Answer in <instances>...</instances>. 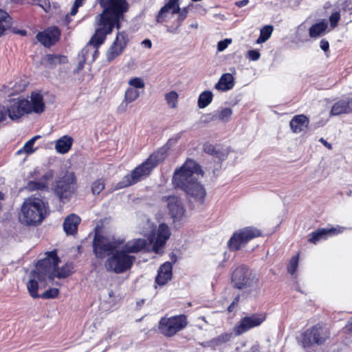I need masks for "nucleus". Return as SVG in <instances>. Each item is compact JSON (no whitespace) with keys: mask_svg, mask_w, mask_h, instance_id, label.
<instances>
[{"mask_svg":"<svg viewBox=\"0 0 352 352\" xmlns=\"http://www.w3.org/2000/svg\"><path fill=\"white\" fill-rule=\"evenodd\" d=\"M204 176L201 166L194 160L187 159L184 164L175 170L172 184L175 189L183 191L186 197L199 204L204 203L206 191L199 179Z\"/></svg>","mask_w":352,"mask_h":352,"instance_id":"1","label":"nucleus"},{"mask_svg":"<svg viewBox=\"0 0 352 352\" xmlns=\"http://www.w3.org/2000/svg\"><path fill=\"white\" fill-rule=\"evenodd\" d=\"M99 5L102 11L96 16L94 25L97 28L96 35L103 38L111 34L114 28H120L121 21L129 11V4L126 0H99Z\"/></svg>","mask_w":352,"mask_h":352,"instance_id":"2","label":"nucleus"},{"mask_svg":"<svg viewBox=\"0 0 352 352\" xmlns=\"http://www.w3.org/2000/svg\"><path fill=\"white\" fill-rule=\"evenodd\" d=\"M45 257L39 260L36 263V269L41 274L43 277H47L48 280H53L56 277L65 278L73 273L74 265L72 263H67L60 269L58 265L60 262L57 256L56 250L46 252Z\"/></svg>","mask_w":352,"mask_h":352,"instance_id":"3","label":"nucleus"},{"mask_svg":"<svg viewBox=\"0 0 352 352\" xmlns=\"http://www.w3.org/2000/svg\"><path fill=\"white\" fill-rule=\"evenodd\" d=\"M166 152L163 148L154 152L143 163L135 168L130 174L125 175L118 184V188L130 186L147 177L152 170L164 160Z\"/></svg>","mask_w":352,"mask_h":352,"instance_id":"4","label":"nucleus"},{"mask_svg":"<svg viewBox=\"0 0 352 352\" xmlns=\"http://www.w3.org/2000/svg\"><path fill=\"white\" fill-rule=\"evenodd\" d=\"M48 203L32 196L26 199L21 207L20 221L26 225L40 224L48 213Z\"/></svg>","mask_w":352,"mask_h":352,"instance_id":"5","label":"nucleus"},{"mask_svg":"<svg viewBox=\"0 0 352 352\" xmlns=\"http://www.w3.org/2000/svg\"><path fill=\"white\" fill-rule=\"evenodd\" d=\"M77 188L75 174L72 172H67L63 176L56 179L52 186V191L60 202L65 204L69 201Z\"/></svg>","mask_w":352,"mask_h":352,"instance_id":"6","label":"nucleus"},{"mask_svg":"<svg viewBox=\"0 0 352 352\" xmlns=\"http://www.w3.org/2000/svg\"><path fill=\"white\" fill-rule=\"evenodd\" d=\"M233 287L238 289L254 288L258 286L259 276L245 265L235 267L231 276Z\"/></svg>","mask_w":352,"mask_h":352,"instance_id":"7","label":"nucleus"},{"mask_svg":"<svg viewBox=\"0 0 352 352\" xmlns=\"http://www.w3.org/2000/svg\"><path fill=\"white\" fill-rule=\"evenodd\" d=\"M135 259V256L127 254L122 248L116 250L105 261L104 267L108 272L122 274L132 267Z\"/></svg>","mask_w":352,"mask_h":352,"instance_id":"8","label":"nucleus"},{"mask_svg":"<svg viewBox=\"0 0 352 352\" xmlns=\"http://www.w3.org/2000/svg\"><path fill=\"white\" fill-rule=\"evenodd\" d=\"M329 329L321 324L316 325L308 328L297 338L298 344L304 349L309 348L314 344L320 345L329 338Z\"/></svg>","mask_w":352,"mask_h":352,"instance_id":"9","label":"nucleus"},{"mask_svg":"<svg viewBox=\"0 0 352 352\" xmlns=\"http://www.w3.org/2000/svg\"><path fill=\"white\" fill-rule=\"evenodd\" d=\"M124 242V238L109 239L96 234L93 240V250L96 258H104L107 256H110L114 250Z\"/></svg>","mask_w":352,"mask_h":352,"instance_id":"10","label":"nucleus"},{"mask_svg":"<svg viewBox=\"0 0 352 352\" xmlns=\"http://www.w3.org/2000/svg\"><path fill=\"white\" fill-rule=\"evenodd\" d=\"M188 324L186 316L184 314L170 317H162L158 325L160 331L166 337H172L184 329Z\"/></svg>","mask_w":352,"mask_h":352,"instance_id":"11","label":"nucleus"},{"mask_svg":"<svg viewBox=\"0 0 352 352\" xmlns=\"http://www.w3.org/2000/svg\"><path fill=\"white\" fill-rule=\"evenodd\" d=\"M261 232L258 229L248 226L235 232L228 241V246L232 251L239 250L245 246L250 241L261 236Z\"/></svg>","mask_w":352,"mask_h":352,"instance_id":"12","label":"nucleus"},{"mask_svg":"<svg viewBox=\"0 0 352 352\" xmlns=\"http://www.w3.org/2000/svg\"><path fill=\"white\" fill-rule=\"evenodd\" d=\"M265 318L266 316L264 314L259 313L245 316L234 327L233 332L236 336H241L250 329L261 325Z\"/></svg>","mask_w":352,"mask_h":352,"instance_id":"13","label":"nucleus"},{"mask_svg":"<svg viewBox=\"0 0 352 352\" xmlns=\"http://www.w3.org/2000/svg\"><path fill=\"white\" fill-rule=\"evenodd\" d=\"M162 201L166 203L168 214L173 221H179L186 212L182 199L176 195H168L162 197Z\"/></svg>","mask_w":352,"mask_h":352,"instance_id":"14","label":"nucleus"},{"mask_svg":"<svg viewBox=\"0 0 352 352\" xmlns=\"http://www.w3.org/2000/svg\"><path fill=\"white\" fill-rule=\"evenodd\" d=\"M39 170L35 168L32 173H30V177L34 178L33 180L29 181L27 183L26 188L30 191L34 190H48V183L54 177V172L52 170H48L39 178Z\"/></svg>","mask_w":352,"mask_h":352,"instance_id":"15","label":"nucleus"},{"mask_svg":"<svg viewBox=\"0 0 352 352\" xmlns=\"http://www.w3.org/2000/svg\"><path fill=\"white\" fill-rule=\"evenodd\" d=\"M129 42L128 35L125 32H118L116 36L106 53V58L109 63L112 62L121 55Z\"/></svg>","mask_w":352,"mask_h":352,"instance_id":"16","label":"nucleus"},{"mask_svg":"<svg viewBox=\"0 0 352 352\" xmlns=\"http://www.w3.org/2000/svg\"><path fill=\"white\" fill-rule=\"evenodd\" d=\"M6 109L8 117L12 120H17L24 115L29 114L30 101L24 98H14Z\"/></svg>","mask_w":352,"mask_h":352,"instance_id":"17","label":"nucleus"},{"mask_svg":"<svg viewBox=\"0 0 352 352\" xmlns=\"http://www.w3.org/2000/svg\"><path fill=\"white\" fill-rule=\"evenodd\" d=\"M60 32L57 27H51L36 35L37 40L45 47H51L59 39Z\"/></svg>","mask_w":352,"mask_h":352,"instance_id":"18","label":"nucleus"},{"mask_svg":"<svg viewBox=\"0 0 352 352\" xmlns=\"http://www.w3.org/2000/svg\"><path fill=\"white\" fill-rule=\"evenodd\" d=\"M343 228L338 226L337 228H318L310 234L308 241L316 244L318 241L326 240L330 236L337 235L342 232Z\"/></svg>","mask_w":352,"mask_h":352,"instance_id":"19","label":"nucleus"},{"mask_svg":"<svg viewBox=\"0 0 352 352\" xmlns=\"http://www.w3.org/2000/svg\"><path fill=\"white\" fill-rule=\"evenodd\" d=\"M41 274L36 268L34 270L32 271L30 273V279L27 284L29 293L30 296L34 298L39 297V295L38 294V282H45L46 280L48 279L47 277L42 278V276Z\"/></svg>","mask_w":352,"mask_h":352,"instance_id":"20","label":"nucleus"},{"mask_svg":"<svg viewBox=\"0 0 352 352\" xmlns=\"http://www.w3.org/2000/svg\"><path fill=\"white\" fill-rule=\"evenodd\" d=\"M97 28L96 27L95 32L91 37L88 43L82 49L80 54H78L79 58H85L86 60L89 59V55L91 54V50L92 47H99L106 40L107 36L104 37L101 35H96Z\"/></svg>","mask_w":352,"mask_h":352,"instance_id":"21","label":"nucleus"},{"mask_svg":"<svg viewBox=\"0 0 352 352\" xmlns=\"http://www.w3.org/2000/svg\"><path fill=\"white\" fill-rule=\"evenodd\" d=\"M170 235V232L168 226L164 223H160L157 229L155 241L153 243V250L157 252L160 248L164 247Z\"/></svg>","mask_w":352,"mask_h":352,"instance_id":"22","label":"nucleus"},{"mask_svg":"<svg viewBox=\"0 0 352 352\" xmlns=\"http://www.w3.org/2000/svg\"><path fill=\"white\" fill-rule=\"evenodd\" d=\"M179 0H168V1L162 6L156 16V21L157 23H163L169 12H171L172 14H176L179 10Z\"/></svg>","mask_w":352,"mask_h":352,"instance_id":"23","label":"nucleus"},{"mask_svg":"<svg viewBox=\"0 0 352 352\" xmlns=\"http://www.w3.org/2000/svg\"><path fill=\"white\" fill-rule=\"evenodd\" d=\"M172 270L173 265L170 262L166 261L162 264L157 271V275L155 278L156 283L159 285L166 284L172 278Z\"/></svg>","mask_w":352,"mask_h":352,"instance_id":"24","label":"nucleus"},{"mask_svg":"<svg viewBox=\"0 0 352 352\" xmlns=\"http://www.w3.org/2000/svg\"><path fill=\"white\" fill-rule=\"evenodd\" d=\"M148 241L145 239H135L127 241L122 246L127 254L138 253L146 249Z\"/></svg>","mask_w":352,"mask_h":352,"instance_id":"25","label":"nucleus"},{"mask_svg":"<svg viewBox=\"0 0 352 352\" xmlns=\"http://www.w3.org/2000/svg\"><path fill=\"white\" fill-rule=\"evenodd\" d=\"M234 78L230 73L223 74L218 82L214 85V89L219 91H228L234 87Z\"/></svg>","mask_w":352,"mask_h":352,"instance_id":"26","label":"nucleus"},{"mask_svg":"<svg viewBox=\"0 0 352 352\" xmlns=\"http://www.w3.org/2000/svg\"><path fill=\"white\" fill-rule=\"evenodd\" d=\"M31 101H30V111L28 113L32 112L41 114L45 110V103L42 94L38 92H32L31 94Z\"/></svg>","mask_w":352,"mask_h":352,"instance_id":"27","label":"nucleus"},{"mask_svg":"<svg viewBox=\"0 0 352 352\" xmlns=\"http://www.w3.org/2000/svg\"><path fill=\"white\" fill-rule=\"evenodd\" d=\"M80 223V218L75 214L68 215L64 220L63 229L67 235H73L77 232L78 226Z\"/></svg>","mask_w":352,"mask_h":352,"instance_id":"28","label":"nucleus"},{"mask_svg":"<svg viewBox=\"0 0 352 352\" xmlns=\"http://www.w3.org/2000/svg\"><path fill=\"white\" fill-rule=\"evenodd\" d=\"M309 119L303 114L295 116L289 122V126L294 133H298L307 128L309 125Z\"/></svg>","mask_w":352,"mask_h":352,"instance_id":"29","label":"nucleus"},{"mask_svg":"<svg viewBox=\"0 0 352 352\" xmlns=\"http://www.w3.org/2000/svg\"><path fill=\"white\" fill-rule=\"evenodd\" d=\"M73 144V138L68 135H63L56 142L55 148L58 153H67L71 148Z\"/></svg>","mask_w":352,"mask_h":352,"instance_id":"30","label":"nucleus"},{"mask_svg":"<svg viewBox=\"0 0 352 352\" xmlns=\"http://www.w3.org/2000/svg\"><path fill=\"white\" fill-rule=\"evenodd\" d=\"M232 115V111L230 108H223L211 113L210 120L211 121L219 120L223 122H228L230 121Z\"/></svg>","mask_w":352,"mask_h":352,"instance_id":"31","label":"nucleus"},{"mask_svg":"<svg viewBox=\"0 0 352 352\" xmlns=\"http://www.w3.org/2000/svg\"><path fill=\"white\" fill-rule=\"evenodd\" d=\"M139 96L140 91L132 87L127 88L125 91L124 100L119 108H122V110L125 111L127 104L133 102L138 99Z\"/></svg>","mask_w":352,"mask_h":352,"instance_id":"32","label":"nucleus"},{"mask_svg":"<svg viewBox=\"0 0 352 352\" xmlns=\"http://www.w3.org/2000/svg\"><path fill=\"white\" fill-rule=\"evenodd\" d=\"M213 94L210 91H204L201 92L198 98L197 105L199 109H204L208 107L212 101Z\"/></svg>","mask_w":352,"mask_h":352,"instance_id":"33","label":"nucleus"},{"mask_svg":"<svg viewBox=\"0 0 352 352\" xmlns=\"http://www.w3.org/2000/svg\"><path fill=\"white\" fill-rule=\"evenodd\" d=\"M327 28V23L324 21L314 24L309 28V36L311 37H318L322 35Z\"/></svg>","mask_w":352,"mask_h":352,"instance_id":"34","label":"nucleus"},{"mask_svg":"<svg viewBox=\"0 0 352 352\" xmlns=\"http://www.w3.org/2000/svg\"><path fill=\"white\" fill-rule=\"evenodd\" d=\"M12 19L9 14L0 10V36L3 34L6 30L10 28L12 25Z\"/></svg>","mask_w":352,"mask_h":352,"instance_id":"35","label":"nucleus"},{"mask_svg":"<svg viewBox=\"0 0 352 352\" xmlns=\"http://www.w3.org/2000/svg\"><path fill=\"white\" fill-rule=\"evenodd\" d=\"M45 60L51 66L54 67L58 64L67 63V58L65 56L60 54H47L45 56Z\"/></svg>","mask_w":352,"mask_h":352,"instance_id":"36","label":"nucleus"},{"mask_svg":"<svg viewBox=\"0 0 352 352\" xmlns=\"http://www.w3.org/2000/svg\"><path fill=\"white\" fill-rule=\"evenodd\" d=\"M273 32V26L268 25L264 26L260 31V35L256 40L257 43H263L267 41Z\"/></svg>","mask_w":352,"mask_h":352,"instance_id":"37","label":"nucleus"},{"mask_svg":"<svg viewBox=\"0 0 352 352\" xmlns=\"http://www.w3.org/2000/svg\"><path fill=\"white\" fill-rule=\"evenodd\" d=\"M331 114L333 116H338L342 113H347L344 99L340 100L336 102L331 108Z\"/></svg>","mask_w":352,"mask_h":352,"instance_id":"38","label":"nucleus"},{"mask_svg":"<svg viewBox=\"0 0 352 352\" xmlns=\"http://www.w3.org/2000/svg\"><path fill=\"white\" fill-rule=\"evenodd\" d=\"M178 94L175 91H171L165 94V100L170 108H175L178 101Z\"/></svg>","mask_w":352,"mask_h":352,"instance_id":"39","label":"nucleus"},{"mask_svg":"<svg viewBox=\"0 0 352 352\" xmlns=\"http://www.w3.org/2000/svg\"><path fill=\"white\" fill-rule=\"evenodd\" d=\"M104 180L102 178L98 179L91 184V192L94 195H98L104 190Z\"/></svg>","mask_w":352,"mask_h":352,"instance_id":"40","label":"nucleus"},{"mask_svg":"<svg viewBox=\"0 0 352 352\" xmlns=\"http://www.w3.org/2000/svg\"><path fill=\"white\" fill-rule=\"evenodd\" d=\"M40 138L41 135H37L30 139L28 142H26L23 147V151L28 154L33 153L34 151V149H33V146L35 142Z\"/></svg>","mask_w":352,"mask_h":352,"instance_id":"41","label":"nucleus"},{"mask_svg":"<svg viewBox=\"0 0 352 352\" xmlns=\"http://www.w3.org/2000/svg\"><path fill=\"white\" fill-rule=\"evenodd\" d=\"M128 84L133 89H143L145 87L144 81L140 77L131 78L129 81Z\"/></svg>","mask_w":352,"mask_h":352,"instance_id":"42","label":"nucleus"},{"mask_svg":"<svg viewBox=\"0 0 352 352\" xmlns=\"http://www.w3.org/2000/svg\"><path fill=\"white\" fill-rule=\"evenodd\" d=\"M204 151L206 153L211 155L212 156L220 157L221 151L216 149L215 146L213 144L210 143H206L204 145Z\"/></svg>","mask_w":352,"mask_h":352,"instance_id":"43","label":"nucleus"},{"mask_svg":"<svg viewBox=\"0 0 352 352\" xmlns=\"http://www.w3.org/2000/svg\"><path fill=\"white\" fill-rule=\"evenodd\" d=\"M298 256L296 255V256H292L289 261V263L287 267V271L290 274L293 275L295 273V272L298 267Z\"/></svg>","mask_w":352,"mask_h":352,"instance_id":"44","label":"nucleus"},{"mask_svg":"<svg viewBox=\"0 0 352 352\" xmlns=\"http://www.w3.org/2000/svg\"><path fill=\"white\" fill-rule=\"evenodd\" d=\"M58 289L56 288H50L45 291L43 294L41 295V297L42 298L45 299H49V298H53L58 296Z\"/></svg>","mask_w":352,"mask_h":352,"instance_id":"45","label":"nucleus"},{"mask_svg":"<svg viewBox=\"0 0 352 352\" xmlns=\"http://www.w3.org/2000/svg\"><path fill=\"white\" fill-rule=\"evenodd\" d=\"M340 19V14L339 12L336 11L333 12L329 16V22L331 28H334L337 26Z\"/></svg>","mask_w":352,"mask_h":352,"instance_id":"46","label":"nucleus"},{"mask_svg":"<svg viewBox=\"0 0 352 352\" xmlns=\"http://www.w3.org/2000/svg\"><path fill=\"white\" fill-rule=\"evenodd\" d=\"M261 54L258 50H252L248 52L247 58L252 61L258 60L260 58Z\"/></svg>","mask_w":352,"mask_h":352,"instance_id":"47","label":"nucleus"},{"mask_svg":"<svg viewBox=\"0 0 352 352\" xmlns=\"http://www.w3.org/2000/svg\"><path fill=\"white\" fill-rule=\"evenodd\" d=\"M231 43V39H224L223 41H220L217 43V50L219 52H222L224 50H226L228 45L229 43Z\"/></svg>","mask_w":352,"mask_h":352,"instance_id":"48","label":"nucleus"},{"mask_svg":"<svg viewBox=\"0 0 352 352\" xmlns=\"http://www.w3.org/2000/svg\"><path fill=\"white\" fill-rule=\"evenodd\" d=\"M32 2L36 3L45 10L47 8H50V2L48 0H32Z\"/></svg>","mask_w":352,"mask_h":352,"instance_id":"49","label":"nucleus"},{"mask_svg":"<svg viewBox=\"0 0 352 352\" xmlns=\"http://www.w3.org/2000/svg\"><path fill=\"white\" fill-rule=\"evenodd\" d=\"M176 14H178L177 18V28H178L182 25L183 21L186 19L188 14L184 12H177Z\"/></svg>","mask_w":352,"mask_h":352,"instance_id":"50","label":"nucleus"},{"mask_svg":"<svg viewBox=\"0 0 352 352\" xmlns=\"http://www.w3.org/2000/svg\"><path fill=\"white\" fill-rule=\"evenodd\" d=\"M231 337H232V333H226L220 335L217 339L221 342H228V340H230Z\"/></svg>","mask_w":352,"mask_h":352,"instance_id":"51","label":"nucleus"},{"mask_svg":"<svg viewBox=\"0 0 352 352\" xmlns=\"http://www.w3.org/2000/svg\"><path fill=\"white\" fill-rule=\"evenodd\" d=\"M320 47L324 52L328 51L329 48V43L328 41L324 38L322 39L320 42Z\"/></svg>","mask_w":352,"mask_h":352,"instance_id":"52","label":"nucleus"},{"mask_svg":"<svg viewBox=\"0 0 352 352\" xmlns=\"http://www.w3.org/2000/svg\"><path fill=\"white\" fill-rule=\"evenodd\" d=\"M239 298H240V296H237L234 298V299L233 300V301L232 302V303L229 305V307H228V311L229 312H232L234 311V307L236 305H237V304L239 303Z\"/></svg>","mask_w":352,"mask_h":352,"instance_id":"53","label":"nucleus"},{"mask_svg":"<svg viewBox=\"0 0 352 352\" xmlns=\"http://www.w3.org/2000/svg\"><path fill=\"white\" fill-rule=\"evenodd\" d=\"M7 116L6 107L0 104V122L4 121L6 119Z\"/></svg>","mask_w":352,"mask_h":352,"instance_id":"54","label":"nucleus"},{"mask_svg":"<svg viewBox=\"0 0 352 352\" xmlns=\"http://www.w3.org/2000/svg\"><path fill=\"white\" fill-rule=\"evenodd\" d=\"M347 113L352 111V98L344 99Z\"/></svg>","mask_w":352,"mask_h":352,"instance_id":"55","label":"nucleus"},{"mask_svg":"<svg viewBox=\"0 0 352 352\" xmlns=\"http://www.w3.org/2000/svg\"><path fill=\"white\" fill-rule=\"evenodd\" d=\"M98 48L99 47H91V54L92 56V58L91 60V63L94 62L95 60L96 59V58L98 56V54H99Z\"/></svg>","mask_w":352,"mask_h":352,"instance_id":"56","label":"nucleus"},{"mask_svg":"<svg viewBox=\"0 0 352 352\" xmlns=\"http://www.w3.org/2000/svg\"><path fill=\"white\" fill-rule=\"evenodd\" d=\"M80 58V60L78 64L77 72H79L83 69L84 65H85L86 61L87 60L85 59V58Z\"/></svg>","mask_w":352,"mask_h":352,"instance_id":"57","label":"nucleus"},{"mask_svg":"<svg viewBox=\"0 0 352 352\" xmlns=\"http://www.w3.org/2000/svg\"><path fill=\"white\" fill-rule=\"evenodd\" d=\"M142 45L148 48V49H150L152 47V42L150 39L148 38H146L144 40H143L141 43Z\"/></svg>","mask_w":352,"mask_h":352,"instance_id":"58","label":"nucleus"},{"mask_svg":"<svg viewBox=\"0 0 352 352\" xmlns=\"http://www.w3.org/2000/svg\"><path fill=\"white\" fill-rule=\"evenodd\" d=\"M249 3V0H241L236 1L235 3V5L239 8H242L243 6H245Z\"/></svg>","mask_w":352,"mask_h":352,"instance_id":"59","label":"nucleus"},{"mask_svg":"<svg viewBox=\"0 0 352 352\" xmlns=\"http://www.w3.org/2000/svg\"><path fill=\"white\" fill-rule=\"evenodd\" d=\"M80 6L76 5V3H74V5L71 9V11H70V14L72 16H74L76 14V13L78 12V8Z\"/></svg>","mask_w":352,"mask_h":352,"instance_id":"60","label":"nucleus"},{"mask_svg":"<svg viewBox=\"0 0 352 352\" xmlns=\"http://www.w3.org/2000/svg\"><path fill=\"white\" fill-rule=\"evenodd\" d=\"M319 141L324 146H326L328 149H331L332 148V146L330 143L327 142L323 138H321Z\"/></svg>","mask_w":352,"mask_h":352,"instance_id":"61","label":"nucleus"},{"mask_svg":"<svg viewBox=\"0 0 352 352\" xmlns=\"http://www.w3.org/2000/svg\"><path fill=\"white\" fill-rule=\"evenodd\" d=\"M192 6V4L191 3V4H190L189 6H186V7H184V8H181L179 7V10L178 12H184V13H186V14H188V8H189V6Z\"/></svg>","mask_w":352,"mask_h":352,"instance_id":"62","label":"nucleus"},{"mask_svg":"<svg viewBox=\"0 0 352 352\" xmlns=\"http://www.w3.org/2000/svg\"><path fill=\"white\" fill-rule=\"evenodd\" d=\"M346 327L348 329V330H349L350 331H352V319L350 320L349 322H348V324L346 325Z\"/></svg>","mask_w":352,"mask_h":352,"instance_id":"63","label":"nucleus"},{"mask_svg":"<svg viewBox=\"0 0 352 352\" xmlns=\"http://www.w3.org/2000/svg\"><path fill=\"white\" fill-rule=\"evenodd\" d=\"M84 1L85 0H75L74 3H76V5L79 6H81L82 5Z\"/></svg>","mask_w":352,"mask_h":352,"instance_id":"64","label":"nucleus"}]
</instances>
